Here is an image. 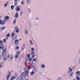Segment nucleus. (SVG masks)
<instances>
[{"label":"nucleus","instance_id":"1","mask_svg":"<svg viewBox=\"0 0 80 80\" xmlns=\"http://www.w3.org/2000/svg\"><path fill=\"white\" fill-rule=\"evenodd\" d=\"M6 50H7V48H5V49L3 50L2 53V57H3V56H5V57H7V53L5 52Z\"/></svg>","mask_w":80,"mask_h":80},{"label":"nucleus","instance_id":"2","mask_svg":"<svg viewBox=\"0 0 80 80\" xmlns=\"http://www.w3.org/2000/svg\"><path fill=\"white\" fill-rule=\"evenodd\" d=\"M25 74V72H23V73H22L20 74V76L21 77V80H23V77H24L25 78H26V76Z\"/></svg>","mask_w":80,"mask_h":80},{"label":"nucleus","instance_id":"3","mask_svg":"<svg viewBox=\"0 0 80 80\" xmlns=\"http://www.w3.org/2000/svg\"><path fill=\"white\" fill-rule=\"evenodd\" d=\"M15 45H18L19 44V41L18 39H16L14 42Z\"/></svg>","mask_w":80,"mask_h":80},{"label":"nucleus","instance_id":"4","mask_svg":"<svg viewBox=\"0 0 80 80\" xmlns=\"http://www.w3.org/2000/svg\"><path fill=\"white\" fill-rule=\"evenodd\" d=\"M18 17V12H16L15 13V16H14V18H17Z\"/></svg>","mask_w":80,"mask_h":80},{"label":"nucleus","instance_id":"5","mask_svg":"<svg viewBox=\"0 0 80 80\" xmlns=\"http://www.w3.org/2000/svg\"><path fill=\"white\" fill-rule=\"evenodd\" d=\"M2 25H3L4 24H5V22H7V21L5 20L4 21V20H2Z\"/></svg>","mask_w":80,"mask_h":80},{"label":"nucleus","instance_id":"6","mask_svg":"<svg viewBox=\"0 0 80 80\" xmlns=\"http://www.w3.org/2000/svg\"><path fill=\"white\" fill-rule=\"evenodd\" d=\"M10 18V17H9L8 16H7L6 17L4 18V19L5 20H9V19Z\"/></svg>","mask_w":80,"mask_h":80},{"label":"nucleus","instance_id":"7","mask_svg":"<svg viewBox=\"0 0 80 80\" xmlns=\"http://www.w3.org/2000/svg\"><path fill=\"white\" fill-rule=\"evenodd\" d=\"M25 48V44H24L23 46L22 47V48L21 49V50L22 51L24 50Z\"/></svg>","mask_w":80,"mask_h":80},{"label":"nucleus","instance_id":"8","mask_svg":"<svg viewBox=\"0 0 80 80\" xmlns=\"http://www.w3.org/2000/svg\"><path fill=\"white\" fill-rule=\"evenodd\" d=\"M5 28H6L4 26L3 27H2L1 28V29L2 30H4Z\"/></svg>","mask_w":80,"mask_h":80},{"label":"nucleus","instance_id":"9","mask_svg":"<svg viewBox=\"0 0 80 80\" xmlns=\"http://www.w3.org/2000/svg\"><path fill=\"white\" fill-rule=\"evenodd\" d=\"M41 67L42 68H45V65H44L43 64H42L41 65Z\"/></svg>","mask_w":80,"mask_h":80},{"label":"nucleus","instance_id":"10","mask_svg":"<svg viewBox=\"0 0 80 80\" xmlns=\"http://www.w3.org/2000/svg\"><path fill=\"white\" fill-rule=\"evenodd\" d=\"M2 43H3V42L2 41H0V46H4V44H2Z\"/></svg>","mask_w":80,"mask_h":80},{"label":"nucleus","instance_id":"11","mask_svg":"<svg viewBox=\"0 0 80 80\" xmlns=\"http://www.w3.org/2000/svg\"><path fill=\"white\" fill-rule=\"evenodd\" d=\"M17 12H19V11H20V8H18V6L17 7V8L16 9Z\"/></svg>","mask_w":80,"mask_h":80},{"label":"nucleus","instance_id":"12","mask_svg":"<svg viewBox=\"0 0 80 80\" xmlns=\"http://www.w3.org/2000/svg\"><path fill=\"white\" fill-rule=\"evenodd\" d=\"M14 32H15V31L14 30L13 31V32L11 35V37H13V36H14V35H15V33H14Z\"/></svg>","mask_w":80,"mask_h":80},{"label":"nucleus","instance_id":"13","mask_svg":"<svg viewBox=\"0 0 80 80\" xmlns=\"http://www.w3.org/2000/svg\"><path fill=\"white\" fill-rule=\"evenodd\" d=\"M3 63L1 62L0 64V68H2L3 67Z\"/></svg>","mask_w":80,"mask_h":80},{"label":"nucleus","instance_id":"14","mask_svg":"<svg viewBox=\"0 0 80 80\" xmlns=\"http://www.w3.org/2000/svg\"><path fill=\"white\" fill-rule=\"evenodd\" d=\"M33 72H34V73H36L37 72V70H36V67H35V68L33 70H32Z\"/></svg>","mask_w":80,"mask_h":80},{"label":"nucleus","instance_id":"15","mask_svg":"<svg viewBox=\"0 0 80 80\" xmlns=\"http://www.w3.org/2000/svg\"><path fill=\"white\" fill-rule=\"evenodd\" d=\"M76 74V75H79H79H78V76H80V72L79 71H77Z\"/></svg>","mask_w":80,"mask_h":80},{"label":"nucleus","instance_id":"16","mask_svg":"<svg viewBox=\"0 0 80 80\" xmlns=\"http://www.w3.org/2000/svg\"><path fill=\"white\" fill-rule=\"evenodd\" d=\"M17 38V35H15L14 37H13L12 39L13 40H15Z\"/></svg>","mask_w":80,"mask_h":80},{"label":"nucleus","instance_id":"17","mask_svg":"<svg viewBox=\"0 0 80 80\" xmlns=\"http://www.w3.org/2000/svg\"><path fill=\"white\" fill-rule=\"evenodd\" d=\"M11 8L12 10H13L14 9V6L13 5H12L11 7Z\"/></svg>","mask_w":80,"mask_h":80},{"label":"nucleus","instance_id":"18","mask_svg":"<svg viewBox=\"0 0 80 80\" xmlns=\"http://www.w3.org/2000/svg\"><path fill=\"white\" fill-rule=\"evenodd\" d=\"M10 76V75H8L7 77L6 80H8V78H9Z\"/></svg>","mask_w":80,"mask_h":80},{"label":"nucleus","instance_id":"19","mask_svg":"<svg viewBox=\"0 0 80 80\" xmlns=\"http://www.w3.org/2000/svg\"><path fill=\"white\" fill-rule=\"evenodd\" d=\"M25 34H26V35L28 34V30H27V29L25 30Z\"/></svg>","mask_w":80,"mask_h":80},{"label":"nucleus","instance_id":"20","mask_svg":"<svg viewBox=\"0 0 80 80\" xmlns=\"http://www.w3.org/2000/svg\"><path fill=\"white\" fill-rule=\"evenodd\" d=\"M35 74V73L33 71H32L30 74L31 75H33L34 74Z\"/></svg>","mask_w":80,"mask_h":80},{"label":"nucleus","instance_id":"21","mask_svg":"<svg viewBox=\"0 0 80 80\" xmlns=\"http://www.w3.org/2000/svg\"><path fill=\"white\" fill-rule=\"evenodd\" d=\"M16 23V19H14V21L13 22V24H15V23Z\"/></svg>","mask_w":80,"mask_h":80},{"label":"nucleus","instance_id":"22","mask_svg":"<svg viewBox=\"0 0 80 80\" xmlns=\"http://www.w3.org/2000/svg\"><path fill=\"white\" fill-rule=\"evenodd\" d=\"M25 72V73L26 74H28V70H26Z\"/></svg>","mask_w":80,"mask_h":80},{"label":"nucleus","instance_id":"23","mask_svg":"<svg viewBox=\"0 0 80 80\" xmlns=\"http://www.w3.org/2000/svg\"><path fill=\"white\" fill-rule=\"evenodd\" d=\"M20 51H18L17 53L16 54V55H20Z\"/></svg>","mask_w":80,"mask_h":80},{"label":"nucleus","instance_id":"24","mask_svg":"<svg viewBox=\"0 0 80 80\" xmlns=\"http://www.w3.org/2000/svg\"><path fill=\"white\" fill-rule=\"evenodd\" d=\"M16 56L15 57V58H16V59H17V58H18V57L19 56L18 55H16Z\"/></svg>","mask_w":80,"mask_h":80},{"label":"nucleus","instance_id":"25","mask_svg":"<svg viewBox=\"0 0 80 80\" xmlns=\"http://www.w3.org/2000/svg\"><path fill=\"white\" fill-rule=\"evenodd\" d=\"M76 78L77 80H80V78L78 76H77L76 77Z\"/></svg>","mask_w":80,"mask_h":80},{"label":"nucleus","instance_id":"26","mask_svg":"<svg viewBox=\"0 0 80 80\" xmlns=\"http://www.w3.org/2000/svg\"><path fill=\"white\" fill-rule=\"evenodd\" d=\"M28 68L29 70H30V69H31L32 68V67L30 66H28Z\"/></svg>","mask_w":80,"mask_h":80},{"label":"nucleus","instance_id":"27","mask_svg":"<svg viewBox=\"0 0 80 80\" xmlns=\"http://www.w3.org/2000/svg\"><path fill=\"white\" fill-rule=\"evenodd\" d=\"M27 57L28 58H30V54H28L27 55Z\"/></svg>","mask_w":80,"mask_h":80},{"label":"nucleus","instance_id":"28","mask_svg":"<svg viewBox=\"0 0 80 80\" xmlns=\"http://www.w3.org/2000/svg\"><path fill=\"white\" fill-rule=\"evenodd\" d=\"M73 72H72L70 74V77H72V75H73Z\"/></svg>","mask_w":80,"mask_h":80},{"label":"nucleus","instance_id":"29","mask_svg":"<svg viewBox=\"0 0 80 80\" xmlns=\"http://www.w3.org/2000/svg\"><path fill=\"white\" fill-rule=\"evenodd\" d=\"M0 49H3V48H4V47H3V46H0Z\"/></svg>","mask_w":80,"mask_h":80},{"label":"nucleus","instance_id":"30","mask_svg":"<svg viewBox=\"0 0 80 80\" xmlns=\"http://www.w3.org/2000/svg\"><path fill=\"white\" fill-rule=\"evenodd\" d=\"M22 14H23V12L21 11V12H20V16L21 17H22Z\"/></svg>","mask_w":80,"mask_h":80},{"label":"nucleus","instance_id":"31","mask_svg":"<svg viewBox=\"0 0 80 80\" xmlns=\"http://www.w3.org/2000/svg\"><path fill=\"white\" fill-rule=\"evenodd\" d=\"M16 48L17 50H19V47H18V46H17L16 47Z\"/></svg>","mask_w":80,"mask_h":80},{"label":"nucleus","instance_id":"32","mask_svg":"<svg viewBox=\"0 0 80 80\" xmlns=\"http://www.w3.org/2000/svg\"><path fill=\"white\" fill-rule=\"evenodd\" d=\"M3 60L4 61H7V58L4 57L3 58Z\"/></svg>","mask_w":80,"mask_h":80},{"label":"nucleus","instance_id":"33","mask_svg":"<svg viewBox=\"0 0 80 80\" xmlns=\"http://www.w3.org/2000/svg\"><path fill=\"white\" fill-rule=\"evenodd\" d=\"M28 61L29 62H31V61H32V58H30L29 59Z\"/></svg>","mask_w":80,"mask_h":80},{"label":"nucleus","instance_id":"34","mask_svg":"<svg viewBox=\"0 0 80 80\" xmlns=\"http://www.w3.org/2000/svg\"><path fill=\"white\" fill-rule=\"evenodd\" d=\"M3 41L4 43H5V42H7V40H6V39L5 38L3 39Z\"/></svg>","mask_w":80,"mask_h":80},{"label":"nucleus","instance_id":"35","mask_svg":"<svg viewBox=\"0 0 80 80\" xmlns=\"http://www.w3.org/2000/svg\"><path fill=\"white\" fill-rule=\"evenodd\" d=\"M14 5L15 6H17V2H14Z\"/></svg>","mask_w":80,"mask_h":80},{"label":"nucleus","instance_id":"36","mask_svg":"<svg viewBox=\"0 0 80 80\" xmlns=\"http://www.w3.org/2000/svg\"><path fill=\"white\" fill-rule=\"evenodd\" d=\"M16 33H18L19 32V29H18L16 31Z\"/></svg>","mask_w":80,"mask_h":80},{"label":"nucleus","instance_id":"37","mask_svg":"<svg viewBox=\"0 0 80 80\" xmlns=\"http://www.w3.org/2000/svg\"><path fill=\"white\" fill-rule=\"evenodd\" d=\"M7 6V4L6 3L4 4V7H6Z\"/></svg>","mask_w":80,"mask_h":80},{"label":"nucleus","instance_id":"38","mask_svg":"<svg viewBox=\"0 0 80 80\" xmlns=\"http://www.w3.org/2000/svg\"><path fill=\"white\" fill-rule=\"evenodd\" d=\"M24 2V1H22L21 2V5H23Z\"/></svg>","mask_w":80,"mask_h":80},{"label":"nucleus","instance_id":"39","mask_svg":"<svg viewBox=\"0 0 80 80\" xmlns=\"http://www.w3.org/2000/svg\"><path fill=\"white\" fill-rule=\"evenodd\" d=\"M0 24L2 25V21L0 20Z\"/></svg>","mask_w":80,"mask_h":80},{"label":"nucleus","instance_id":"40","mask_svg":"<svg viewBox=\"0 0 80 80\" xmlns=\"http://www.w3.org/2000/svg\"><path fill=\"white\" fill-rule=\"evenodd\" d=\"M36 60H37V59H36V58H34V59H33V61L34 62H36Z\"/></svg>","mask_w":80,"mask_h":80},{"label":"nucleus","instance_id":"41","mask_svg":"<svg viewBox=\"0 0 80 80\" xmlns=\"http://www.w3.org/2000/svg\"><path fill=\"white\" fill-rule=\"evenodd\" d=\"M10 34H8L7 35V37H10Z\"/></svg>","mask_w":80,"mask_h":80},{"label":"nucleus","instance_id":"42","mask_svg":"<svg viewBox=\"0 0 80 80\" xmlns=\"http://www.w3.org/2000/svg\"><path fill=\"white\" fill-rule=\"evenodd\" d=\"M9 55H10V54H9L8 55L7 57L8 58H10V56H9Z\"/></svg>","mask_w":80,"mask_h":80},{"label":"nucleus","instance_id":"43","mask_svg":"<svg viewBox=\"0 0 80 80\" xmlns=\"http://www.w3.org/2000/svg\"><path fill=\"white\" fill-rule=\"evenodd\" d=\"M15 28V31H16L17 29H18V28H17V27L16 26Z\"/></svg>","mask_w":80,"mask_h":80},{"label":"nucleus","instance_id":"44","mask_svg":"<svg viewBox=\"0 0 80 80\" xmlns=\"http://www.w3.org/2000/svg\"><path fill=\"white\" fill-rule=\"evenodd\" d=\"M30 43H32V45H33V42H32L30 40Z\"/></svg>","mask_w":80,"mask_h":80},{"label":"nucleus","instance_id":"45","mask_svg":"<svg viewBox=\"0 0 80 80\" xmlns=\"http://www.w3.org/2000/svg\"><path fill=\"white\" fill-rule=\"evenodd\" d=\"M10 58V59L11 60H12V59H13V56H12L11 58Z\"/></svg>","mask_w":80,"mask_h":80},{"label":"nucleus","instance_id":"46","mask_svg":"<svg viewBox=\"0 0 80 80\" xmlns=\"http://www.w3.org/2000/svg\"><path fill=\"white\" fill-rule=\"evenodd\" d=\"M31 51H32V52H33V51H34V48H31Z\"/></svg>","mask_w":80,"mask_h":80},{"label":"nucleus","instance_id":"47","mask_svg":"<svg viewBox=\"0 0 80 80\" xmlns=\"http://www.w3.org/2000/svg\"><path fill=\"white\" fill-rule=\"evenodd\" d=\"M69 69L70 70V71H71V72H72V69H71V68H69Z\"/></svg>","mask_w":80,"mask_h":80},{"label":"nucleus","instance_id":"48","mask_svg":"<svg viewBox=\"0 0 80 80\" xmlns=\"http://www.w3.org/2000/svg\"><path fill=\"white\" fill-rule=\"evenodd\" d=\"M17 80H20V77H18L17 79Z\"/></svg>","mask_w":80,"mask_h":80},{"label":"nucleus","instance_id":"49","mask_svg":"<svg viewBox=\"0 0 80 80\" xmlns=\"http://www.w3.org/2000/svg\"><path fill=\"white\" fill-rule=\"evenodd\" d=\"M69 70V71L68 72V73H71V72H72V71H71Z\"/></svg>","mask_w":80,"mask_h":80},{"label":"nucleus","instance_id":"50","mask_svg":"<svg viewBox=\"0 0 80 80\" xmlns=\"http://www.w3.org/2000/svg\"><path fill=\"white\" fill-rule=\"evenodd\" d=\"M33 54H34V52L32 51V52L31 53V54L33 55Z\"/></svg>","mask_w":80,"mask_h":80},{"label":"nucleus","instance_id":"51","mask_svg":"<svg viewBox=\"0 0 80 80\" xmlns=\"http://www.w3.org/2000/svg\"><path fill=\"white\" fill-rule=\"evenodd\" d=\"M13 77H11V79H9V80H13Z\"/></svg>","mask_w":80,"mask_h":80},{"label":"nucleus","instance_id":"52","mask_svg":"<svg viewBox=\"0 0 80 80\" xmlns=\"http://www.w3.org/2000/svg\"><path fill=\"white\" fill-rule=\"evenodd\" d=\"M35 57V56L34 55H33L32 56V58H33Z\"/></svg>","mask_w":80,"mask_h":80},{"label":"nucleus","instance_id":"53","mask_svg":"<svg viewBox=\"0 0 80 80\" xmlns=\"http://www.w3.org/2000/svg\"><path fill=\"white\" fill-rule=\"evenodd\" d=\"M27 2L28 3H30V0H27Z\"/></svg>","mask_w":80,"mask_h":80},{"label":"nucleus","instance_id":"54","mask_svg":"<svg viewBox=\"0 0 80 80\" xmlns=\"http://www.w3.org/2000/svg\"><path fill=\"white\" fill-rule=\"evenodd\" d=\"M8 73L9 74H12V73H11V72H10V71H8Z\"/></svg>","mask_w":80,"mask_h":80},{"label":"nucleus","instance_id":"55","mask_svg":"<svg viewBox=\"0 0 80 80\" xmlns=\"http://www.w3.org/2000/svg\"><path fill=\"white\" fill-rule=\"evenodd\" d=\"M58 80H62V78H59Z\"/></svg>","mask_w":80,"mask_h":80},{"label":"nucleus","instance_id":"56","mask_svg":"<svg viewBox=\"0 0 80 80\" xmlns=\"http://www.w3.org/2000/svg\"><path fill=\"white\" fill-rule=\"evenodd\" d=\"M6 3H8H8H9V2H8H8H6Z\"/></svg>","mask_w":80,"mask_h":80},{"label":"nucleus","instance_id":"57","mask_svg":"<svg viewBox=\"0 0 80 80\" xmlns=\"http://www.w3.org/2000/svg\"><path fill=\"white\" fill-rule=\"evenodd\" d=\"M24 70H26H26H27V68H24Z\"/></svg>","mask_w":80,"mask_h":80},{"label":"nucleus","instance_id":"58","mask_svg":"<svg viewBox=\"0 0 80 80\" xmlns=\"http://www.w3.org/2000/svg\"><path fill=\"white\" fill-rule=\"evenodd\" d=\"M17 1H18V0H14V2H17Z\"/></svg>","mask_w":80,"mask_h":80},{"label":"nucleus","instance_id":"59","mask_svg":"<svg viewBox=\"0 0 80 80\" xmlns=\"http://www.w3.org/2000/svg\"><path fill=\"white\" fill-rule=\"evenodd\" d=\"M15 78H15V77H13V80H14V79H15Z\"/></svg>","mask_w":80,"mask_h":80},{"label":"nucleus","instance_id":"60","mask_svg":"<svg viewBox=\"0 0 80 80\" xmlns=\"http://www.w3.org/2000/svg\"><path fill=\"white\" fill-rule=\"evenodd\" d=\"M27 75L28 77V76H29V75H28V74H27Z\"/></svg>","mask_w":80,"mask_h":80},{"label":"nucleus","instance_id":"61","mask_svg":"<svg viewBox=\"0 0 80 80\" xmlns=\"http://www.w3.org/2000/svg\"><path fill=\"white\" fill-rule=\"evenodd\" d=\"M36 20H38L39 18H36Z\"/></svg>","mask_w":80,"mask_h":80},{"label":"nucleus","instance_id":"62","mask_svg":"<svg viewBox=\"0 0 80 80\" xmlns=\"http://www.w3.org/2000/svg\"><path fill=\"white\" fill-rule=\"evenodd\" d=\"M29 12H30V9H29Z\"/></svg>","mask_w":80,"mask_h":80},{"label":"nucleus","instance_id":"63","mask_svg":"<svg viewBox=\"0 0 80 80\" xmlns=\"http://www.w3.org/2000/svg\"><path fill=\"white\" fill-rule=\"evenodd\" d=\"M32 63L33 64V61H32Z\"/></svg>","mask_w":80,"mask_h":80},{"label":"nucleus","instance_id":"64","mask_svg":"<svg viewBox=\"0 0 80 80\" xmlns=\"http://www.w3.org/2000/svg\"><path fill=\"white\" fill-rule=\"evenodd\" d=\"M19 40H20V41H21V40H22V39H21V38H20V39H19Z\"/></svg>","mask_w":80,"mask_h":80}]
</instances>
